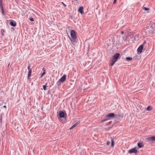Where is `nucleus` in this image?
Segmentation results:
<instances>
[{
    "instance_id": "1",
    "label": "nucleus",
    "mask_w": 155,
    "mask_h": 155,
    "mask_svg": "<svg viewBox=\"0 0 155 155\" xmlns=\"http://www.w3.org/2000/svg\"><path fill=\"white\" fill-rule=\"evenodd\" d=\"M155 31V23H153L151 25L147 28L146 30V32L149 34L152 35Z\"/></svg>"
},
{
    "instance_id": "2",
    "label": "nucleus",
    "mask_w": 155,
    "mask_h": 155,
    "mask_svg": "<svg viewBox=\"0 0 155 155\" xmlns=\"http://www.w3.org/2000/svg\"><path fill=\"white\" fill-rule=\"evenodd\" d=\"M120 56V54L118 53H115L113 56L110 64L111 66H113L115 62L117 61V59L119 58Z\"/></svg>"
},
{
    "instance_id": "3",
    "label": "nucleus",
    "mask_w": 155,
    "mask_h": 155,
    "mask_svg": "<svg viewBox=\"0 0 155 155\" xmlns=\"http://www.w3.org/2000/svg\"><path fill=\"white\" fill-rule=\"evenodd\" d=\"M105 119L101 120V122L103 123L106 120H110L115 117V114L114 113H110L107 114L105 116Z\"/></svg>"
},
{
    "instance_id": "4",
    "label": "nucleus",
    "mask_w": 155,
    "mask_h": 155,
    "mask_svg": "<svg viewBox=\"0 0 155 155\" xmlns=\"http://www.w3.org/2000/svg\"><path fill=\"white\" fill-rule=\"evenodd\" d=\"M57 117L60 121L62 122V120L61 118H65L66 117V113L64 111H59V114H58Z\"/></svg>"
},
{
    "instance_id": "5",
    "label": "nucleus",
    "mask_w": 155,
    "mask_h": 155,
    "mask_svg": "<svg viewBox=\"0 0 155 155\" xmlns=\"http://www.w3.org/2000/svg\"><path fill=\"white\" fill-rule=\"evenodd\" d=\"M71 38L69 37L71 41L73 42L75 41L76 39L77 38V36L76 33L74 30H72L71 31Z\"/></svg>"
},
{
    "instance_id": "6",
    "label": "nucleus",
    "mask_w": 155,
    "mask_h": 155,
    "mask_svg": "<svg viewBox=\"0 0 155 155\" xmlns=\"http://www.w3.org/2000/svg\"><path fill=\"white\" fill-rule=\"evenodd\" d=\"M0 8L1 9L2 14L3 15H5V14L4 12V10L3 7L2 0H0Z\"/></svg>"
},
{
    "instance_id": "7",
    "label": "nucleus",
    "mask_w": 155,
    "mask_h": 155,
    "mask_svg": "<svg viewBox=\"0 0 155 155\" xmlns=\"http://www.w3.org/2000/svg\"><path fill=\"white\" fill-rule=\"evenodd\" d=\"M143 48V45L142 44L140 45L137 49V53L139 54H140L142 52Z\"/></svg>"
},
{
    "instance_id": "8",
    "label": "nucleus",
    "mask_w": 155,
    "mask_h": 155,
    "mask_svg": "<svg viewBox=\"0 0 155 155\" xmlns=\"http://www.w3.org/2000/svg\"><path fill=\"white\" fill-rule=\"evenodd\" d=\"M137 152L138 151L136 147L130 149L128 151V153H135V154H137Z\"/></svg>"
},
{
    "instance_id": "9",
    "label": "nucleus",
    "mask_w": 155,
    "mask_h": 155,
    "mask_svg": "<svg viewBox=\"0 0 155 155\" xmlns=\"http://www.w3.org/2000/svg\"><path fill=\"white\" fill-rule=\"evenodd\" d=\"M66 75L64 74L59 80L61 83L64 82L66 80Z\"/></svg>"
},
{
    "instance_id": "10",
    "label": "nucleus",
    "mask_w": 155,
    "mask_h": 155,
    "mask_svg": "<svg viewBox=\"0 0 155 155\" xmlns=\"http://www.w3.org/2000/svg\"><path fill=\"white\" fill-rule=\"evenodd\" d=\"M124 117V114L122 113L120 114H115V117L116 118L120 119L123 118Z\"/></svg>"
},
{
    "instance_id": "11",
    "label": "nucleus",
    "mask_w": 155,
    "mask_h": 155,
    "mask_svg": "<svg viewBox=\"0 0 155 155\" xmlns=\"http://www.w3.org/2000/svg\"><path fill=\"white\" fill-rule=\"evenodd\" d=\"M145 140L146 141L150 143H153L151 137L146 138Z\"/></svg>"
},
{
    "instance_id": "12",
    "label": "nucleus",
    "mask_w": 155,
    "mask_h": 155,
    "mask_svg": "<svg viewBox=\"0 0 155 155\" xmlns=\"http://www.w3.org/2000/svg\"><path fill=\"white\" fill-rule=\"evenodd\" d=\"M143 142L142 141H140L137 143V146L139 148H141L143 147L144 145L143 144Z\"/></svg>"
},
{
    "instance_id": "13",
    "label": "nucleus",
    "mask_w": 155,
    "mask_h": 155,
    "mask_svg": "<svg viewBox=\"0 0 155 155\" xmlns=\"http://www.w3.org/2000/svg\"><path fill=\"white\" fill-rule=\"evenodd\" d=\"M10 24L12 26L15 27L16 25V23L15 21L12 20L10 22Z\"/></svg>"
},
{
    "instance_id": "14",
    "label": "nucleus",
    "mask_w": 155,
    "mask_h": 155,
    "mask_svg": "<svg viewBox=\"0 0 155 155\" xmlns=\"http://www.w3.org/2000/svg\"><path fill=\"white\" fill-rule=\"evenodd\" d=\"M78 11L81 14H83L84 13L83 7H80L78 9Z\"/></svg>"
},
{
    "instance_id": "15",
    "label": "nucleus",
    "mask_w": 155,
    "mask_h": 155,
    "mask_svg": "<svg viewBox=\"0 0 155 155\" xmlns=\"http://www.w3.org/2000/svg\"><path fill=\"white\" fill-rule=\"evenodd\" d=\"M32 73V70L31 69L29 70V71L28 72V79H29L30 78V77L31 75V73Z\"/></svg>"
},
{
    "instance_id": "16",
    "label": "nucleus",
    "mask_w": 155,
    "mask_h": 155,
    "mask_svg": "<svg viewBox=\"0 0 155 155\" xmlns=\"http://www.w3.org/2000/svg\"><path fill=\"white\" fill-rule=\"evenodd\" d=\"M79 123L78 122L74 124L73 126H72L70 128V130L72 129L75 127Z\"/></svg>"
},
{
    "instance_id": "17",
    "label": "nucleus",
    "mask_w": 155,
    "mask_h": 155,
    "mask_svg": "<svg viewBox=\"0 0 155 155\" xmlns=\"http://www.w3.org/2000/svg\"><path fill=\"white\" fill-rule=\"evenodd\" d=\"M126 60L127 61H131L132 60V58L131 57H127L126 58Z\"/></svg>"
},
{
    "instance_id": "18",
    "label": "nucleus",
    "mask_w": 155,
    "mask_h": 155,
    "mask_svg": "<svg viewBox=\"0 0 155 155\" xmlns=\"http://www.w3.org/2000/svg\"><path fill=\"white\" fill-rule=\"evenodd\" d=\"M151 137V139H152V140L153 143V142L155 141V136H153Z\"/></svg>"
},
{
    "instance_id": "19",
    "label": "nucleus",
    "mask_w": 155,
    "mask_h": 155,
    "mask_svg": "<svg viewBox=\"0 0 155 155\" xmlns=\"http://www.w3.org/2000/svg\"><path fill=\"white\" fill-rule=\"evenodd\" d=\"M152 108L150 106H148L146 109V110H152Z\"/></svg>"
},
{
    "instance_id": "20",
    "label": "nucleus",
    "mask_w": 155,
    "mask_h": 155,
    "mask_svg": "<svg viewBox=\"0 0 155 155\" xmlns=\"http://www.w3.org/2000/svg\"><path fill=\"white\" fill-rule=\"evenodd\" d=\"M5 31L4 29H2L1 30V32L2 33V36L4 35V33L5 32Z\"/></svg>"
},
{
    "instance_id": "21",
    "label": "nucleus",
    "mask_w": 155,
    "mask_h": 155,
    "mask_svg": "<svg viewBox=\"0 0 155 155\" xmlns=\"http://www.w3.org/2000/svg\"><path fill=\"white\" fill-rule=\"evenodd\" d=\"M114 144V141L113 139L111 140V146L113 147Z\"/></svg>"
},
{
    "instance_id": "22",
    "label": "nucleus",
    "mask_w": 155,
    "mask_h": 155,
    "mask_svg": "<svg viewBox=\"0 0 155 155\" xmlns=\"http://www.w3.org/2000/svg\"><path fill=\"white\" fill-rule=\"evenodd\" d=\"M45 73H46L45 72V70H44V72L41 74L40 78H42L43 77V76L45 74Z\"/></svg>"
},
{
    "instance_id": "23",
    "label": "nucleus",
    "mask_w": 155,
    "mask_h": 155,
    "mask_svg": "<svg viewBox=\"0 0 155 155\" xmlns=\"http://www.w3.org/2000/svg\"><path fill=\"white\" fill-rule=\"evenodd\" d=\"M61 82L60 81V80H59L57 83V84L58 86H59L61 84Z\"/></svg>"
},
{
    "instance_id": "24",
    "label": "nucleus",
    "mask_w": 155,
    "mask_h": 155,
    "mask_svg": "<svg viewBox=\"0 0 155 155\" xmlns=\"http://www.w3.org/2000/svg\"><path fill=\"white\" fill-rule=\"evenodd\" d=\"M47 87V86L46 85H44L43 86V89H44V90L45 91L46 90Z\"/></svg>"
},
{
    "instance_id": "25",
    "label": "nucleus",
    "mask_w": 155,
    "mask_h": 155,
    "mask_svg": "<svg viewBox=\"0 0 155 155\" xmlns=\"http://www.w3.org/2000/svg\"><path fill=\"white\" fill-rule=\"evenodd\" d=\"M143 9H144L146 11H148L149 10V9L148 8H146L145 7H143Z\"/></svg>"
},
{
    "instance_id": "26",
    "label": "nucleus",
    "mask_w": 155,
    "mask_h": 155,
    "mask_svg": "<svg viewBox=\"0 0 155 155\" xmlns=\"http://www.w3.org/2000/svg\"><path fill=\"white\" fill-rule=\"evenodd\" d=\"M29 19L31 21H34V19L32 18H30Z\"/></svg>"
},
{
    "instance_id": "27",
    "label": "nucleus",
    "mask_w": 155,
    "mask_h": 155,
    "mask_svg": "<svg viewBox=\"0 0 155 155\" xmlns=\"http://www.w3.org/2000/svg\"><path fill=\"white\" fill-rule=\"evenodd\" d=\"M28 70H30V69H31L30 68V64H28Z\"/></svg>"
},
{
    "instance_id": "28",
    "label": "nucleus",
    "mask_w": 155,
    "mask_h": 155,
    "mask_svg": "<svg viewBox=\"0 0 155 155\" xmlns=\"http://www.w3.org/2000/svg\"><path fill=\"white\" fill-rule=\"evenodd\" d=\"M117 2V0H114L113 2V4H116Z\"/></svg>"
},
{
    "instance_id": "29",
    "label": "nucleus",
    "mask_w": 155,
    "mask_h": 155,
    "mask_svg": "<svg viewBox=\"0 0 155 155\" xmlns=\"http://www.w3.org/2000/svg\"><path fill=\"white\" fill-rule=\"evenodd\" d=\"M110 141H107V145H109V144H110Z\"/></svg>"
},
{
    "instance_id": "30",
    "label": "nucleus",
    "mask_w": 155,
    "mask_h": 155,
    "mask_svg": "<svg viewBox=\"0 0 155 155\" xmlns=\"http://www.w3.org/2000/svg\"><path fill=\"white\" fill-rule=\"evenodd\" d=\"M146 41H145L143 42V43L142 44L143 45H144L145 44H146Z\"/></svg>"
},
{
    "instance_id": "31",
    "label": "nucleus",
    "mask_w": 155,
    "mask_h": 155,
    "mask_svg": "<svg viewBox=\"0 0 155 155\" xmlns=\"http://www.w3.org/2000/svg\"><path fill=\"white\" fill-rule=\"evenodd\" d=\"M42 70H43V71H44V70H45L44 68H42Z\"/></svg>"
},
{
    "instance_id": "32",
    "label": "nucleus",
    "mask_w": 155,
    "mask_h": 155,
    "mask_svg": "<svg viewBox=\"0 0 155 155\" xmlns=\"http://www.w3.org/2000/svg\"><path fill=\"white\" fill-rule=\"evenodd\" d=\"M62 3L64 4V6H65V7L66 6V5L65 4H64L63 2H62Z\"/></svg>"
},
{
    "instance_id": "33",
    "label": "nucleus",
    "mask_w": 155,
    "mask_h": 155,
    "mask_svg": "<svg viewBox=\"0 0 155 155\" xmlns=\"http://www.w3.org/2000/svg\"><path fill=\"white\" fill-rule=\"evenodd\" d=\"M121 33L123 34L124 33V32L123 31H122L121 32Z\"/></svg>"
},
{
    "instance_id": "34",
    "label": "nucleus",
    "mask_w": 155,
    "mask_h": 155,
    "mask_svg": "<svg viewBox=\"0 0 155 155\" xmlns=\"http://www.w3.org/2000/svg\"><path fill=\"white\" fill-rule=\"evenodd\" d=\"M3 107L6 108V106L5 105V106H4Z\"/></svg>"
},
{
    "instance_id": "35",
    "label": "nucleus",
    "mask_w": 155,
    "mask_h": 155,
    "mask_svg": "<svg viewBox=\"0 0 155 155\" xmlns=\"http://www.w3.org/2000/svg\"><path fill=\"white\" fill-rule=\"evenodd\" d=\"M9 64L8 65V66H9Z\"/></svg>"
},
{
    "instance_id": "36",
    "label": "nucleus",
    "mask_w": 155,
    "mask_h": 155,
    "mask_svg": "<svg viewBox=\"0 0 155 155\" xmlns=\"http://www.w3.org/2000/svg\"><path fill=\"white\" fill-rule=\"evenodd\" d=\"M140 107H140V108H141V107H142V106H141Z\"/></svg>"
},
{
    "instance_id": "37",
    "label": "nucleus",
    "mask_w": 155,
    "mask_h": 155,
    "mask_svg": "<svg viewBox=\"0 0 155 155\" xmlns=\"http://www.w3.org/2000/svg\"><path fill=\"white\" fill-rule=\"evenodd\" d=\"M140 107H140V108H141V107H142V106H141Z\"/></svg>"
},
{
    "instance_id": "38",
    "label": "nucleus",
    "mask_w": 155,
    "mask_h": 155,
    "mask_svg": "<svg viewBox=\"0 0 155 155\" xmlns=\"http://www.w3.org/2000/svg\"><path fill=\"white\" fill-rule=\"evenodd\" d=\"M140 107H140V108H141V107H142V106H141Z\"/></svg>"
},
{
    "instance_id": "39",
    "label": "nucleus",
    "mask_w": 155,
    "mask_h": 155,
    "mask_svg": "<svg viewBox=\"0 0 155 155\" xmlns=\"http://www.w3.org/2000/svg\"><path fill=\"white\" fill-rule=\"evenodd\" d=\"M75 1H78V0H75Z\"/></svg>"
}]
</instances>
